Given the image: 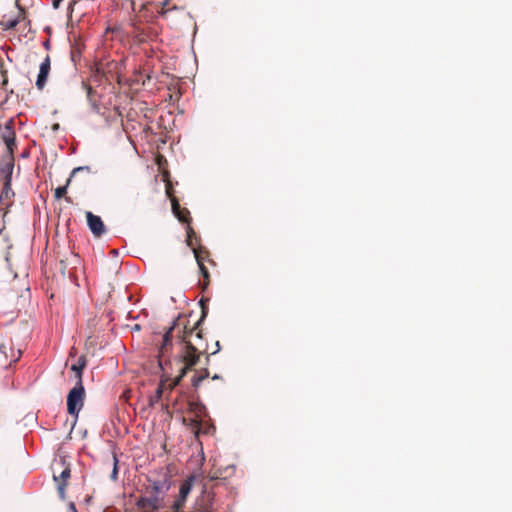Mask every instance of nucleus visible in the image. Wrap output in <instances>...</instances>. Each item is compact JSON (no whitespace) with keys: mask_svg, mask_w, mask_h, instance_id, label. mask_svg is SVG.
Here are the masks:
<instances>
[{"mask_svg":"<svg viewBox=\"0 0 512 512\" xmlns=\"http://www.w3.org/2000/svg\"><path fill=\"white\" fill-rule=\"evenodd\" d=\"M84 399L85 388L83 382L75 383V386L67 395V411L71 416H74V424L76 423L78 415L84 406Z\"/></svg>","mask_w":512,"mask_h":512,"instance_id":"f257e3e1","label":"nucleus"},{"mask_svg":"<svg viewBox=\"0 0 512 512\" xmlns=\"http://www.w3.org/2000/svg\"><path fill=\"white\" fill-rule=\"evenodd\" d=\"M177 327V319L174 320L171 324V326L166 330V332L163 334L162 337V343L159 346L158 349V365L163 370V362L162 357L167 354V352L172 347V337H173V331Z\"/></svg>","mask_w":512,"mask_h":512,"instance_id":"f03ea898","label":"nucleus"},{"mask_svg":"<svg viewBox=\"0 0 512 512\" xmlns=\"http://www.w3.org/2000/svg\"><path fill=\"white\" fill-rule=\"evenodd\" d=\"M198 360L199 354L197 349L190 342H185L179 354V361L188 365V367H193L197 364Z\"/></svg>","mask_w":512,"mask_h":512,"instance_id":"7ed1b4c3","label":"nucleus"},{"mask_svg":"<svg viewBox=\"0 0 512 512\" xmlns=\"http://www.w3.org/2000/svg\"><path fill=\"white\" fill-rule=\"evenodd\" d=\"M86 218L87 225L94 236L100 237L105 233V225L100 216L88 211L86 212Z\"/></svg>","mask_w":512,"mask_h":512,"instance_id":"20e7f679","label":"nucleus"},{"mask_svg":"<svg viewBox=\"0 0 512 512\" xmlns=\"http://www.w3.org/2000/svg\"><path fill=\"white\" fill-rule=\"evenodd\" d=\"M50 69H51V60H50V57L47 55L43 59V61L41 62L40 66H39V73H38L37 80H36V87L39 90H42L45 87L49 73H50Z\"/></svg>","mask_w":512,"mask_h":512,"instance_id":"39448f33","label":"nucleus"},{"mask_svg":"<svg viewBox=\"0 0 512 512\" xmlns=\"http://www.w3.org/2000/svg\"><path fill=\"white\" fill-rule=\"evenodd\" d=\"M90 171V167L89 166H79V167H76L72 170L71 174H70V177L69 179L67 180V183L66 185H63V186H59L55 189V198L56 199H61L62 197L65 196V194L67 193V187L71 181V178L78 172L80 171Z\"/></svg>","mask_w":512,"mask_h":512,"instance_id":"423d86ee","label":"nucleus"},{"mask_svg":"<svg viewBox=\"0 0 512 512\" xmlns=\"http://www.w3.org/2000/svg\"><path fill=\"white\" fill-rule=\"evenodd\" d=\"M3 140L8 149L12 150L15 146V132L13 130V121L9 120L5 126V131L2 135Z\"/></svg>","mask_w":512,"mask_h":512,"instance_id":"0eeeda50","label":"nucleus"},{"mask_svg":"<svg viewBox=\"0 0 512 512\" xmlns=\"http://www.w3.org/2000/svg\"><path fill=\"white\" fill-rule=\"evenodd\" d=\"M171 204H172V211H173L175 217H177L180 222L188 223L189 211L187 209H182L179 202L176 199H172Z\"/></svg>","mask_w":512,"mask_h":512,"instance_id":"6e6552de","label":"nucleus"},{"mask_svg":"<svg viewBox=\"0 0 512 512\" xmlns=\"http://www.w3.org/2000/svg\"><path fill=\"white\" fill-rule=\"evenodd\" d=\"M85 366L86 358L84 356H80L77 362L71 365V370L75 373L76 383L83 382L82 372Z\"/></svg>","mask_w":512,"mask_h":512,"instance_id":"1a4fd4ad","label":"nucleus"},{"mask_svg":"<svg viewBox=\"0 0 512 512\" xmlns=\"http://www.w3.org/2000/svg\"><path fill=\"white\" fill-rule=\"evenodd\" d=\"M189 410L194 414V417L201 420L207 416V409L205 405L200 402H191L189 404Z\"/></svg>","mask_w":512,"mask_h":512,"instance_id":"9d476101","label":"nucleus"},{"mask_svg":"<svg viewBox=\"0 0 512 512\" xmlns=\"http://www.w3.org/2000/svg\"><path fill=\"white\" fill-rule=\"evenodd\" d=\"M151 488L153 493L160 494L164 493L169 489V483L166 479L152 481Z\"/></svg>","mask_w":512,"mask_h":512,"instance_id":"9b49d317","label":"nucleus"},{"mask_svg":"<svg viewBox=\"0 0 512 512\" xmlns=\"http://www.w3.org/2000/svg\"><path fill=\"white\" fill-rule=\"evenodd\" d=\"M193 253H194L195 259L197 261V264H198V267H199L201 275L203 276V278L205 280H207L209 278L208 269L205 267V265L203 263V260H202V258L199 255V252L196 249H193Z\"/></svg>","mask_w":512,"mask_h":512,"instance_id":"f8f14e48","label":"nucleus"},{"mask_svg":"<svg viewBox=\"0 0 512 512\" xmlns=\"http://www.w3.org/2000/svg\"><path fill=\"white\" fill-rule=\"evenodd\" d=\"M141 502L146 503L148 507H150V508H152L154 510L158 509L159 506H160L158 494H155V493H153L149 497L143 498L141 500Z\"/></svg>","mask_w":512,"mask_h":512,"instance_id":"ddd939ff","label":"nucleus"},{"mask_svg":"<svg viewBox=\"0 0 512 512\" xmlns=\"http://www.w3.org/2000/svg\"><path fill=\"white\" fill-rule=\"evenodd\" d=\"M188 425L194 430L195 436L198 437L202 429V420L194 417L189 420Z\"/></svg>","mask_w":512,"mask_h":512,"instance_id":"4468645a","label":"nucleus"},{"mask_svg":"<svg viewBox=\"0 0 512 512\" xmlns=\"http://www.w3.org/2000/svg\"><path fill=\"white\" fill-rule=\"evenodd\" d=\"M193 478H190L189 480L185 481L181 484L179 494L181 497H187L192 489L191 481Z\"/></svg>","mask_w":512,"mask_h":512,"instance_id":"2eb2a0df","label":"nucleus"},{"mask_svg":"<svg viewBox=\"0 0 512 512\" xmlns=\"http://www.w3.org/2000/svg\"><path fill=\"white\" fill-rule=\"evenodd\" d=\"M10 182H11V175L9 174L6 178L4 188L1 193V199H4V198L7 199V198H9L10 194H13L11 186H10Z\"/></svg>","mask_w":512,"mask_h":512,"instance_id":"dca6fc26","label":"nucleus"},{"mask_svg":"<svg viewBox=\"0 0 512 512\" xmlns=\"http://www.w3.org/2000/svg\"><path fill=\"white\" fill-rule=\"evenodd\" d=\"M70 468L69 467H66L61 473L59 476L57 475H53V479L56 483H59V482H66V480L68 478H70Z\"/></svg>","mask_w":512,"mask_h":512,"instance_id":"f3484780","label":"nucleus"},{"mask_svg":"<svg viewBox=\"0 0 512 512\" xmlns=\"http://www.w3.org/2000/svg\"><path fill=\"white\" fill-rule=\"evenodd\" d=\"M162 393H163L162 386H159L156 389L155 394L153 396H151L149 399L150 406H154L161 399Z\"/></svg>","mask_w":512,"mask_h":512,"instance_id":"a211bd4d","label":"nucleus"},{"mask_svg":"<svg viewBox=\"0 0 512 512\" xmlns=\"http://www.w3.org/2000/svg\"><path fill=\"white\" fill-rule=\"evenodd\" d=\"M199 303H200L201 308H202V315H201V318L195 324L194 328H197L201 324V322L205 319V317L207 316V313H208V307L205 304V300L201 299Z\"/></svg>","mask_w":512,"mask_h":512,"instance_id":"6ab92c4d","label":"nucleus"},{"mask_svg":"<svg viewBox=\"0 0 512 512\" xmlns=\"http://www.w3.org/2000/svg\"><path fill=\"white\" fill-rule=\"evenodd\" d=\"M208 377V371L205 370L203 374L201 375H194L193 379H192V384L194 387H198L200 385V383L206 378Z\"/></svg>","mask_w":512,"mask_h":512,"instance_id":"aec40b11","label":"nucleus"},{"mask_svg":"<svg viewBox=\"0 0 512 512\" xmlns=\"http://www.w3.org/2000/svg\"><path fill=\"white\" fill-rule=\"evenodd\" d=\"M187 497H181L179 495V498L173 503V512H179L180 509L183 507Z\"/></svg>","mask_w":512,"mask_h":512,"instance_id":"412c9836","label":"nucleus"},{"mask_svg":"<svg viewBox=\"0 0 512 512\" xmlns=\"http://www.w3.org/2000/svg\"><path fill=\"white\" fill-rule=\"evenodd\" d=\"M187 497H181L179 495V498L173 503V512H179L180 509L183 507Z\"/></svg>","mask_w":512,"mask_h":512,"instance_id":"4be33fe9","label":"nucleus"},{"mask_svg":"<svg viewBox=\"0 0 512 512\" xmlns=\"http://www.w3.org/2000/svg\"><path fill=\"white\" fill-rule=\"evenodd\" d=\"M187 497H181L179 495V498L173 503V512H179L180 509L183 507Z\"/></svg>","mask_w":512,"mask_h":512,"instance_id":"5701e85b","label":"nucleus"},{"mask_svg":"<svg viewBox=\"0 0 512 512\" xmlns=\"http://www.w3.org/2000/svg\"><path fill=\"white\" fill-rule=\"evenodd\" d=\"M117 475H118V458L116 455L113 456V470H112V473L110 475V478L113 480V481H116L117 480Z\"/></svg>","mask_w":512,"mask_h":512,"instance_id":"b1692460","label":"nucleus"},{"mask_svg":"<svg viewBox=\"0 0 512 512\" xmlns=\"http://www.w3.org/2000/svg\"><path fill=\"white\" fill-rule=\"evenodd\" d=\"M215 430V426L211 423L204 424L202 422V429L200 430V433L203 434H211Z\"/></svg>","mask_w":512,"mask_h":512,"instance_id":"393cba45","label":"nucleus"},{"mask_svg":"<svg viewBox=\"0 0 512 512\" xmlns=\"http://www.w3.org/2000/svg\"><path fill=\"white\" fill-rule=\"evenodd\" d=\"M66 485H67L66 482H59V483H57V491H58V494H59V497H60L61 500L65 499V488H66Z\"/></svg>","mask_w":512,"mask_h":512,"instance_id":"a878e982","label":"nucleus"},{"mask_svg":"<svg viewBox=\"0 0 512 512\" xmlns=\"http://www.w3.org/2000/svg\"><path fill=\"white\" fill-rule=\"evenodd\" d=\"M191 368L192 367H188V365H185L184 367L181 368L180 375L176 379V384H178L182 380V378L186 375L188 370H190Z\"/></svg>","mask_w":512,"mask_h":512,"instance_id":"bb28decb","label":"nucleus"},{"mask_svg":"<svg viewBox=\"0 0 512 512\" xmlns=\"http://www.w3.org/2000/svg\"><path fill=\"white\" fill-rule=\"evenodd\" d=\"M82 87L86 90L87 92V98L89 101H91V96H92V93H93V89L91 86L87 85L85 82H82Z\"/></svg>","mask_w":512,"mask_h":512,"instance_id":"cd10ccee","label":"nucleus"},{"mask_svg":"<svg viewBox=\"0 0 512 512\" xmlns=\"http://www.w3.org/2000/svg\"><path fill=\"white\" fill-rule=\"evenodd\" d=\"M192 234H194V231L189 227L188 231H187V237H188L187 243L189 246H192V242H191Z\"/></svg>","mask_w":512,"mask_h":512,"instance_id":"c85d7f7f","label":"nucleus"},{"mask_svg":"<svg viewBox=\"0 0 512 512\" xmlns=\"http://www.w3.org/2000/svg\"><path fill=\"white\" fill-rule=\"evenodd\" d=\"M62 0H52V7L54 9H58L60 7Z\"/></svg>","mask_w":512,"mask_h":512,"instance_id":"c756f323","label":"nucleus"},{"mask_svg":"<svg viewBox=\"0 0 512 512\" xmlns=\"http://www.w3.org/2000/svg\"><path fill=\"white\" fill-rule=\"evenodd\" d=\"M69 510L72 512H77V509L75 507V504L73 502L69 503Z\"/></svg>","mask_w":512,"mask_h":512,"instance_id":"7c9ffc66","label":"nucleus"},{"mask_svg":"<svg viewBox=\"0 0 512 512\" xmlns=\"http://www.w3.org/2000/svg\"><path fill=\"white\" fill-rule=\"evenodd\" d=\"M16 25H17V21L16 20L9 21V23H8V27L9 28H14Z\"/></svg>","mask_w":512,"mask_h":512,"instance_id":"2f4dec72","label":"nucleus"},{"mask_svg":"<svg viewBox=\"0 0 512 512\" xmlns=\"http://www.w3.org/2000/svg\"><path fill=\"white\" fill-rule=\"evenodd\" d=\"M217 350L213 352V354L217 353L220 350V343L219 341L216 342Z\"/></svg>","mask_w":512,"mask_h":512,"instance_id":"473e14b6","label":"nucleus"},{"mask_svg":"<svg viewBox=\"0 0 512 512\" xmlns=\"http://www.w3.org/2000/svg\"><path fill=\"white\" fill-rule=\"evenodd\" d=\"M44 46L48 49V48H49V41H46V42L44 43Z\"/></svg>","mask_w":512,"mask_h":512,"instance_id":"72a5a7b5","label":"nucleus"},{"mask_svg":"<svg viewBox=\"0 0 512 512\" xmlns=\"http://www.w3.org/2000/svg\"><path fill=\"white\" fill-rule=\"evenodd\" d=\"M135 329H136V330H139V329H140V328H139V325H137V324H136V325H135Z\"/></svg>","mask_w":512,"mask_h":512,"instance_id":"f704fd0d","label":"nucleus"}]
</instances>
